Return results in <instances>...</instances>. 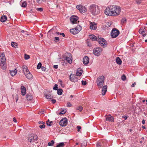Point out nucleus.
Instances as JSON below:
<instances>
[{
    "mask_svg": "<svg viewBox=\"0 0 147 147\" xmlns=\"http://www.w3.org/2000/svg\"><path fill=\"white\" fill-rule=\"evenodd\" d=\"M121 11V8L118 6L110 5L105 9L104 13L109 16H116L120 14Z\"/></svg>",
    "mask_w": 147,
    "mask_h": 147,
    "instance_id": "obj_1",
    "label": "nucleus"
},
{
    "mask_svg": "<svg viewBox=\"0 0 147 147\" xmlns=\"http://www.w3.org/2000/svg\"><path fill=\"white\" fill-rule=\"evenodd\" d=\"M89 10L91 13L94 16L98 14L100 12L98 6L95 4H92L90 6Z\"/></svg>",
    "mask_w": 147,
    "mask_h": 147,
    "instance_id": "obj_2",
    "label": "nucleus"
},
{
    "mask_svg": "<svg viewBox=\"0 0 147 147\" xmlns=\"http://www.w3.org/2000/svg\"><path fill=\"white\" fill-rule=\"evenodd\" d=\"M0 65L2 69H4L6 68V59L3 53L0 56Z\"/></svg>",
    "mask_w": 147,
    "mask_h": 147,
    "instance_id": "obj_3",
    "label": "nucleus"
},
{
    "mask_svg": "<svg viewBox=\"0 0 147 147\" xmlns=\"http://www.w3.org/2000/svg\"><path fill=\"white\" fill-rule=\"evenodd\" d=\"M105 80V77L104 76H99L97 79L96 83L98 87L101 88L103 86Z\"/></svg>",
    "mask_w": 147,
    "mask_h": 147,
    "instance_id": "obj_4",
    "label": "nucleus"
},
{
    "mask_svg": "<svg viewBox=\"0 0 147 147\" xmlns=\"http://www.w3.org/2000/svg\"><path fill=\"white\" fill-rule=\"evenodd\" d=\"M82 27L81 26L78 25L74 28L70 29V31L71 33L73 34H75L78 33L81 30Z\"/></svg>",
    "mask_w": 147,
    "mask_h": 147,
    "instance_id": "obj_5",
    "label": "nucleus"
},
{
    "mask_svg": "<svg viewBox=\"0 0 147 147\" xmlns=\"http://www.w3.org/2000/svg\"><path fill=\"white\" fill-rule=\"evenodd\" d=\"M119 34V30L115 28H113L111 32V36L112 38H115Z\"/></svg>",
    "mask_w": 147,
    "mask_h": 147,
    "instance_id": "obj_6",
    "label": "nucleus"
},
{
    "mask_svg": "<svg viewBox=\"0 0 147 147\" xmlns=\"http://www.w3.org/2000/svg\"><path fill=\"white\" fill-rule=\"evenodd\" d=\"M97 41L101 46H104L107 45V41L103 38H99L98 36Z\"/></svg>",
    "mask_w": 147,
    "mask_h": 147,
    "instance_id": "obj_7",
    "label": "nucleus"
},
{
    "mask_svg": "<svg viewBox=\"0 0 147 147\" xmlns=\"http://www.w3.org/2000/svg\"><path fill=\"white\" fill-rule=\"evenodd\" d=\"M67 55H63V58L67 61V62L70 64L72 62V60L71 59V55L70 53H67Z\"/></svg>",
    "mask_w": 147,
    "mask_h": 147,
    "instance_id": "obj_8",
    "label": "nucleus"
},
{
    "mask_svg": "<svg viewBox=\"0 0 147 147\" xmlns=\"http://www.w3.org/2000/svg\"><path fill=\"white\" fill-rule=\"evenodd\" d=\"M102 49L100 47H97L94 49L93 53L96 56H99L101 53Z\"/></svg>",
    "mask_w": 147,
    "mask_h": 147,
    "instance_id": "obj_9",
    "label": "nucleus"
},
{
    "mask_svg": "<svg viewBox=\"0 0 147 147\" xmlns=\"http://www.w3.org/2000/svg\"><path fill=\"white\" fill-rule=\"evenodd\" d=\"M37 136L36 135H34L32 136H31L29 138L28 140L31 143L35 142V143H37Z\"/></svg>",
    "mask_w": 147,
    "mask_h": 147,
    "instance_id": "obj_10",
    "label": "nucleus"
},
{
    "mask_svg": "<svg viewBox=\"0 0 147 147\" xmlns=\"http://www.w3.org/2000/svg\"><path fill=\"white\" fill-rule=\"evenodd\" d=\"M76 7L82 13H85L86 11V9L85 7L81 5H77L76 6Z\"/></svg>",
    "mask_w": 147,
    "mask_h": 147,
    "instance_id": "obj_11",
    "label": "nucleus"
},
{
    "mask_svg": "<svg viewBox=\"0 0 147 147\" xmlns=\"http://www.w3.org/2000/svg\"><path fill=\"white\" fill-rule=\"evenodd\" d=\"M78 18V17L74 15L72 16L70 18V22L73 24H76L77 23Z\"/></svg>",
    "mask_w": 147,
    "mask_h": 147,
    "instance_id": "obj_12",
    "label": "nucleus"
},
{
    "mask_svg": "<svg viewBox=\"0 0 147 147\" xmlns=\"http://www.w3.org/2000/svg\"><path fill=\"white\" fill-rule=\"evenodd\" d=\"M67 123V120L66 118H65L61 120L59 122L60 125L62 126H65Z\"/></svg>",
    "mask_w": 147,
    "mask_h": 147,
    "instance_id": "obj_13",
    "label": "nucleus"
},
{
    "mask_svg": "<svg viewBox=\"0 0 147 147\" xmlns=\"http://www.w3.org/2000/svg\"><path fill=\"white\" fill-rule=\"evenodd\" d=\"M90 28L91 29L96 30L97 28L96 23L94 22H90Z\"/></svg>",
    "mask_w": 147,
    "mask_h": 147,
    "instance_id": "obj_14",
    "label": "nucleus"
},
{
    "mask_svg": "<svg viewBox=\"0 0 147 147\" xmlns=\"http://www.w3.org/2000/svg\"><path fill=\"white\" fill-rule=\"evenodd\" d=\"M89 58L87 56H85L83 58V62L84 64L85 65L87 64L89 62Z\"/></svg>",
    "mask_w": 147,
    "mask_h": 147,
    "instance_id": "obj_15",
    "label": "nucleus"
},
{
    "mask_svg": "<svg viewBox=\"0 0 147 147\" xmlns=\"http://www.w3.org/2000/svg\"><path fill=\"white\" fill-rule=\"evenodd\" d=\"M107 85L104 86H103L102 90V95H104L107 92Z\"/></svg>",
    "mask_w": 147,
    "mask_h": 147,
    "instance_id": "obj_16",
    "label": "nucleus"
},
{
    "mask_svg": "<svg viewBox=\"0 0 147 147\" xmlns=\"http://www.w3.org/2000/svg\"><path fill=\"white\" fill-rule=\"evenodd\" d=\"M21 92L22 95H25L26 93V88L24 86H22L21 87Z\"/></svg>",
    "mask_w": 147,
    "mask_h": 147,
    "instance_id": "obj_17",
    "label": "nucleus"
},
{
    "mask_svg": "<svg viewBox=\"0 0 147 147\" xmlns=\"http://www.w3.org/2000/svg\"><path fill=\"white\" fill-rule=\"evenodd\" d=\"M23 71L24 74L30 72L28 70V67L26 66L25 65L23 66Z\"/></svg>",
    "mask_w": 147,
    "mask_h": 147,
    "instance_id": "obj_18",
    "label": "nucleus"
},
{
    "mask_svg": "<svg viewBox=\"0 0 147 147\" xmlns=\"http://www.w3.org/2000/svg\"><path fill=\"white\" fill-rule=\"evenodd\" d=\"M82 69L81 68H78L77 70L76 75L77 76H80L83 72Z\"/></svg>",
    "mask_w": 147,
    "mask_h": 147,
    "instance_id": "obj_19",
    "label": "nucleus"
},
{
    "mask_svg": "<svg viewBox=\"0 0 147 147\" xmlns=\"http://www.w3.org/2000/svg\"><path fill=\"white\" fill-rule=\"evenodd\" d=\"M25 75L26 77L28 79H32L33 78V76L30 72Z\"/></svg>",
    "mask_w": 147,
    "mask_h": 147,
    "instance_id": "obj_20",
    "label": "nucleus"
},
{
    "mask_svg": "<svg viewBox=\"0 0 147 147\" xmlns=\"http://www.w3.org/2000/svg\"><path fill=\"white\" fill-rule=\"evenodd\" d=\"M89 37L90 39L92 40L95 41L97 40L98 39V37L97 38L96 36L93 34L90 35L89 36Z\"/></svg>",
    "mask_w": 147,
    "mask_h": 147,
    "instance_id": "obj_21",
    "label": "nucleus"
},
{
    "mask_svg": "<svg viewBox=\"0 0 147 147\" xmlns=\"http://www.w3.org/2000/svg\"><path fill=\"white\" fill-rule=\"evenodd\" d=\"M17 72V69H15L14 70L10 71V74L12 76H13L16 74Z\"/></svg>",
    "mask_w": 147,
    "mask_h": 147,
    "instance_id": "obj_22",
    "label": "nucleus"
},
{
    "mask_svg": "<svg viewBox=\"0 0 147 147\" xmlns=\"http://www.w3.org/2000/svg\"><path fill=\"white\" fill-rule=\"evenodd\" d=\"M144 30H143L141 29H140L139 30V33L141 34H142V35L144 36H146V34L145 33V31L144 30Z\"/></svg>",
    "mask_w": 147,
    "mask_h": 147,
    "instance_id": "obj_23",
    "label": "nucleus"
},
{
    "mask_svg": "<svg viewBox=\"0 0 147 147\" xmlns=\"http://www.w3.org/2000/svg\"><path fill=\"white\" fill-rule=\"evenodd\" d=\"M7 20V17L6 16H3L1 17V22H5Z\"/></svg>",
    "mask_w": 147,
    "mask_h": 147,
    "instance_id": "obj_24",
    "label": "nucleus"
},
{
    "mask_svg": "<svg viewBox=\"0 0 147 147\" xmlns=\"http://www.w3.org/2000/svg\"><path fill=\"white\" fill-rule=\"evenodd\" d=\"M21 3V6L23 7H26L27 5V3L26 1H24L23 2L22 1L20 2V4Z\"/></svg>",
    "mask_w": 147,
    "mask_h": 147,
    "instance_id": "obj_25",
    "label": "nucleus"
},
{
    "mask_svg": "<svg viewBox=\"0 0 147 147\" xmlns=\"http://www.w3.org/2000/svg\"><path fill=\"white\" fill-rule=\"evenodd\" d=\"M116 61L118 64L119 65H121V60L120 58L119 57H117L116 58Z\"/></svg>",
    "mask_w": 147,
    "mask_h": 147,
    "instance_id": "obj_26",
    "label": "nucleus"
},
{
    "mask_svg": "<svg viewBox=\"0 0 147 147\" xmlns=\"http://www.w3.org/2000/svg\"><path fill=\"white\" fill-rule=\"evenodd\" d=\"M106 120L108 121H113V117L111 115H109L106 117Z\"/></svg>",
    "mask_w": 147,
    "mask_h": 147,
    "instance_id": "obj_27",
    "label": "nucleus"
},
{
    "mask_svg": "<svg viewBox=\"0 0 147 147\" xmlns=\"http://www.w3.org/2000/svg\"><path fill=\"white\" fill-rule=\"evenodd\" d=\"M45 97L48 99H51L53 98V96L51 95V94L49 93L48 94H46L45 95Z\"/></svg>",
    "mask_w": 147,
    "mask_h": 147,
    "instance_id": "obj_28",
    "label": "nucleus"
},
{
    "mask_svg": "<svg viewBox=\"0 0 147 147\" xmlns=\"http://www.w3.org/2000/svg\"><path fill=\"white\" fill-rule=\"evenodd\" d=\"M65 145L64 142L59 143L56 146V147H63Z\"/></svg>",
    "mask_w": 147,
    "mask_h": 147,
    "instance_id": "obj_29",
    "label": "nucleus"
},
{
    "mask_svg": "<svg viewBox=\"0 0 147 147\" xmlns=\"http://www.w3.org/2000/svg\"><path fill=\"white\" fill-rule=\"evenodd\" d=\"M26 97L27 100H30L32 99V96L28 94H27L26 95Z\"/></svg>",
    "mask_w": 147,
    "mask_h": 147,
    "instance_id": "obj_30",
    "label": "nucleus"
},
{
    "mask_svg": "<svg viewBox=\"0 0 147 147\" xmlns=\"http://www.w3.org/2000/svg\"><path fill=\"white\" fill-rule=\"evenodd\" d=\"M127 19L125 18H123L121 20V24L122 25L126 24V22Z\"/></svg>",
    "mask_w": 147,
    "mask_h": 147,
    "instance_id": "obj_31",
    "label": "nucleus"
},
{
    "mask_svg": "<svg viewBox=\"0 0 147 147\" xmlns=\"http://www.w3.org/2000/svg\"><path fill=\"white\" fill-rule=\"evenodd\" d=\"M111 22H107L105 24V27L107 28H108L111 26Z\"/></svg>",
    "mask_w": 147,
    "mask_h": 147,
    "instance_id": "obj_32",
    "label": "nucleus"
},
{
    "mask_svg": "<svg viewBox=\"0 0 147 147\" xmlns=\"http://www.w3.org/2000/svg\"><path fill=\"white\" fill-rule=\"evenodd\" d=\"M63 90L61 89H59L57 90V94L59 95H61L62 94Z\"/></svg>",
    "mask_w": 147,
    "mask_h": 147,
    "instance_id": "obj_33",
    "label": "nucleus"
},
{
    "mask_svg": "<svg viewBox=\"0 0 147 147\" xmlns=\"http://www.w3.org/2000/svg\"><path fill=\"white\" fill-rule=\"evenodd\" d=\"M83 107L81 106H79L76 109L80 112H81L83 110Z\"/></svg>",
    "mask_w": 147,
    "mask_h": 147,
    "instance_id": "obj_34",
    "label": "nucleus"
},
{
    "mask_svg": "<svg viewBox=\"0 0 147 147\" xmlns=\"http://www.w3.org/2000/svg\"><path fill=\"white\" fill-rule=\"evenodd\" d=\"M54 143V142L53 140H51V142H49L48 143V145L49 146H53Z\"/></svg>",
    "mask_w": 147,
    "mask_h": 147,
    "instance_id": "obj_35",
    "label": "nucleus"
},
{
    "mask_svg": "<svg viewBox=\"0 0 147 147\" xmlns=\"http://www.w3.org/2000/svg\"><path fill=\"white\" fill-rule=\"evenodd\" d=\"M71 75L70 76V80L71 81L75 82L78 81V80H77L76 81L75 80L74 78L73 77H71Z\"/></svg>",
    "mask_w": 147,
    "mask_h": 147,
    "instance_id": "obj_36",
    "label": "nucleus"
},
{
    "mask_svg": "<svg viewBox=\"0 0 147 147\" xmlns=\"http://www.w3.org/2000/svg\"><path fill=\"white\" fill-rule=\"evenodd\" d=\"M42 66V64L40 62L39 63L37 66V69H39Z\"/></svg>",
    "mask_w": 147,
    "mask_h": 147,
    "instance_id": "obj_37",
    "label": "nucleus"
},
{
    "mask_svg": "<svg viewBox=\"0 0 147 147\" xmlns=\"http://www.w3.org/2000/svg\"><path fill=\"white\" fill-rule=\"evenodd\" d=\"M52 123L53 122L52 121L50 122L49 120V119L47 121L46 123L47 125L51 126V123Z\"/></svg>",
    "mask_w": 147,
    "mask_h": 147,
    "instance_id": "obj_38",
    "label": "nucleus"
},
{
    "mask_svg": "<svg viewBox=\"0 0 147 147\" xmlns=\"http://www.w3.org/2000/svg\"><path fill=\"white\" fill-rule=\"evenodd\" d=\"M121 78L122 80L123 81H125L126 80V78L125 75L123 74Z\"/></svg>",
    "mask_w": 147,
    "mask_h": 147,
    "instance_id": "obj_39",
    "label": "nucleus"
},
{
    "mask_svg": "<svg viewBox=\"0 0 147 147\" xmlns=\"http://www.w3.org/2000/svg\"><path fill=\"white\" fill-rule=\"evenodd\" d=\"M11 46H17L18 45V44L16 42H11Z\"/></svg>",
    "mask_w": 147,
    "mask_h": 147,
    "instance_id": "obj_40",
    "label": "nucleus"
},
{
    "mask_svg": "<svg viewBox=\"0 0 147 147\" xmlns=\"http://www.w3.org/2000/svg\"><path fill=\"white\" fill-rule=\"evenodd\" d=\"M66 110H62L61 112H60V113L58 114V115H63L66 113Z\"/></svg>",
    "mask_w": 147,
    "mask_h": 147,
    "instance_id": "obj_41",
    "label": "nucleus"
},
{
    "mask_svg": "<svg viewBox=\"0 0 147 147\" xmlns=\"http://www.w3.org/2000/svg\"><path fill=\"white\" fill-rule=\"evenodd\" d=\"M30 58V56L26 54L24 55V59L26 60H27L29 59Z\"/></svg>",
    "mask_w": 147,
    "mask_h": 147,
    "instance_id": "obj_42",
    "label": "nucleus"
},
{
    "mask_svg": "<svg viewBox=\"0 0 147 147\" xmlns=\"http://www.w3.org/2000/svg\"><path fill=\"white\" fill-rule=\"evenodd\" d=\"M58 89V85L57 84H55L53 88V89L55 90H57Z\"/></svg>",
    "mask_w": 147,
    "mask_h": 147,
    "instance_id": "obj_43",
    "label": "nucleus"
},
{
    "mask_svg": "<svg viewBox=\"0 0 147 147\" xmlns=\"http://www.w3.org/2000/svg\"><path fill=\"white\" fill-rule=\"evenodd\" d=\"M45 122H42V125H41L39 126V127L41 129L45 128Z\"/></svg>",
    "mask_w": 147,
    "mask_h": 147,
    "instance_id": "obj_44",
    "label": "nucleus"
},
{
    "mask_svg": "<svg viewBox=\"0 0 147 147\" xmlns=\"http://www.w3.org/2000/svg\"><path fill=\"white\" fill-rule=\"evenodd\" d=\"M59 41V38L58 37H55L54 39V41L55 42H57L58 41Z\"/></svg>",
    "mask_w": 147,
    "mask_h": 147,
    "instance_id": "obj_45",
    "label": "nucleus"
},
{
    "mask_svg": "<svg viewBox=\"0 0 147 147\" xmlns=\"http://www.w3.org/2000/svg\"><path fill=\"white\" fill-rule=\"evenodd\" d=\"M142 1V0H136V3L138 4H140Z\"/></svg>",
    "mask_w": 147,
    "mask_h": 147,
    "instance_id": "obj_46",
    "label": "nucleus"
},
{
    "mask_svg": "<svg viewBox=\"0 0 147 147\" xmlns=\"http://www.w3.org/2000/svg\"><path fill=\"white\" fill-rule=\"evenodd\" d=\"M81 82H82V85H86V81H84L83 80H82Z\"/></svg>",
    "mask_w": 147,
    "mask_h": 147,
    "instance_id": "obj_47",
    "label": "nucleus"
},
{
    "mask_svg": "<svg viewBox=\"0 0 147 147\" xmlns=\"http://www.w3.org/2000/svg\"><path fill=\"white\" fill-rule=\"evenodd\" d=\"M36 10L40 11H43V9L42 8H37Z\"/></svg>",
    "mask_w": 147,
    "mask_h": 147,
    "instance_id": "obj_48",
    "label": "nucleus"
},
{
    "mask_svg": "<svg viewBox=\"0 0 147 147\" xmlns=\"http://www.w3.org/2000/svg\"><path fill=\"white\" fill-rule=\"evenodd\" d=\"M72 105L69 102H68L67 103V106L68 107H70Z\"/></svg>",
    "mask_w": 147,
    "mask_h": 147,
    "instance_id": "obj_49",
    "label": "nucleus"
},
{
    "mask_svg": "<svg viewBox=\"0 0 147 147\" xmlns=\"http://www.w3.org/2000/svg\"><path fill=\"white\" fill-rule=\"evenodd\" d=\"M77 128L78 129V131L79 132L80 129H81V127L80 126H78L77 127Z\"/></svg>",
    "mask_w": 147,
    "mask_h": 147,
    "instance_id": "obj_50",
    "label": "nucleus"
},
{
    "mask_svg": "<svg viewBox=\"0 0 147 147\" xmlns=\"http://www.w3.org/2000/svg\"><path fill=\"white\" fill-rule=\"evenodd\" d=\"M41 69L42 71H45L46 70V68L44 66H42L41 67Z\"/></svg>",
    "mask_w": 147,
    "mask_h": 147,
    "instance_id": "obj_51",
    "label": "nucleus"
},
{
    "mask_svg": "<svg viewBox=\"0 0 147 147\" xmlns=\"http://www.w3.org/2000/svg\"><path fill=\"white\" fill-rule=\"evenodd\" d=\"M52 103L53 104L55 103L56 102V100L55 99H53L51 100Z\"/></svg>",
    "mask_w": 147,
    "mask_h": 147,
    "instance_id": "obj_52",
    "label": "nucleus"
},
{
    "mask_svg": "<svg viewBox=\"0 0 147 147\" xmlns=\"http://www.w3.org/2000/svg\"><path fill=\"white\" fill-rule=\"evenodd\" d=\"M59 82L60 83V85L62 86V81L61 80H59Z\"/></svg>",
    "mask_w": 147,
    "mask_h": 147,
    "instance_id": "obj_53",
    "label": "nucleus"
},
{
    "mask_svg": "<svg viewBox=\"0 0 147 147\" xmlns=\"http://www.w3.org/2000/svg\"><path fill=\"white\" fill-rule=\"evenodd\" d=\"M59 34L61 35H62V36L63 37H65V35L64 34V33H60V34Z\"/></svg>",
    "mask_w": 147,
    "mask_h": 147,
    "instance_id": "obj_54",
    "label": "nucleus"
},
{
    "mask_svg": "<svg viewBox=\"0 0 147 147\" xmlns=\"http://www.w3.org/2000/svg\"><path fill=\"white\" fill-rule=\"evenodd\" d=\"M122 117L124 118L125 120H126L127 118V117L125 115L123 116Z\"/></svg>",
    "mask_w": 147,
    "mask_h": 147,
    "instance_id": "obj_55",
    "label": "nucleus"
},
{
    "mask_svg": "<svg viewBox=\"0 0 147 147\" xmlns=\"http://www.w3.org/2000/svg\"><path fill=\"white\" fill-rule=\"evenodd\" d=\"M102 146V144H101V143H98L97 144V146Z\"/></svg>",
    "mask_w": 147,
    "mask_h": 147,
    "instance_id": "obj_56",
    "label": "nucleus"
},
{
    "mask_svg": "<svg viewBox=\"0 0 147 147\" xmlns=\"http://www.w3.org/2000/svg\"><path fill=\"white\" fill-rule=\"evenodd\" d=\"M18 95H16V102H17L18 100Z\"/></svg>",
    "mask_w": 147,
    "mask_h": 147,
    "instance_id": "obj_57",
    "label": "nucleus"
},
{
    "mask_svg": "<svg viewBox=\"0 0 147 147\" xmlns=\"http://www.w3.org/2000/svg\"><path fill=\"white\" fill-rule=\"evenodd\" d=\"M135 84H136V83L134 82V83H133V84H132L131 85V86L132 87H134Z\"/></svg>",
    "mask_w": 147,
    "mask_h": 147,
    "instance_id": "obj_58",
    "label": "nucleus"
},
{
    "mask_svg": "<svg viewBox=\"0 0 147 147\" xmlns=\"http://www.w3.org/2000/svg\"><path fill=\"white\" fill-rule=\"evenodd\" d=\"M13 121L15 123L16 122V119L15 118H13Z\"/></svg>",
    "mask_w": 147,
    "mask_h": 147,
    "instance_id": "obj_59",
    "label": "nucleus"
},
{
    "mask_svg": "<svg viewBox=\"0 0 147 147\" xmlns=\"http://www.w3.org/2000/svg\"><path fill=\"white\" fill-rule=\"evenodd\" d=\"M58 66L57 65H55L54 66V67L55 69H57L58 68Z\"/></svg>",
    "mask_w": 147,
    "mask_h": 147,
    "instance_id": "obj_60",
    "label": "nucleus"
},
{
    "mask_svg": "<svg viewBox=\"0 0 147 147\" xmlns=\"http://www.w3.org/2000/svg\"><path fill=\"white\" fill-rule=\"evenodd\" d=\"M42 122H43L42 121H40L38 123L39 124H42Z\"/></svg>",
    "mask_w": 147,
    "mask_h": 147,
    "instance_id": "obj_61",
    "label": "nucleus"
},
{
    "mask_svg": "<svg viewBox=\"0 0 147 147\" xmlns=\"http://www.w3.org/2000/svg\"><path fill=\"white\" fill-rule=\"evenodd\" d=\"M145 123V121L143 119V120L142 121V124H144Z\"/></svg>",
    "mask_w": 147,
    "mask_h": 147,
    "instance_id": "obj_62",
    "label": "nucleus"
},
{
    "mask_svg": "<svg viewBox=\"0 0 147 147\" xmlns=\"http://www.w3.org/2000/svg\"><path fill=\"white\" fill-rule=\"evenodd\" d=\"M81 146H82V147H86V145H82Z\"/></svg>",
    "mask_w": 147,
    "mask_h": 147,
    "instance_id": "obj_63",
    "label": "nucleus"
},
{
    "mask_svg": "<svg viewBox=\"0 0 147 147\" xmlns=\"http://www.w3.org/2000/svg\"><path fill=\"white\" fill-rule=\"evenodd\" d=\"M73 97V96L72 95H71L70 96V97L71 98H72Z\"/></svg>",
    "mask_w": 147,
    "mask_h": 147,
    "instance_id": "obj_64",
    "label": "nucleus"
}]
</instances>
